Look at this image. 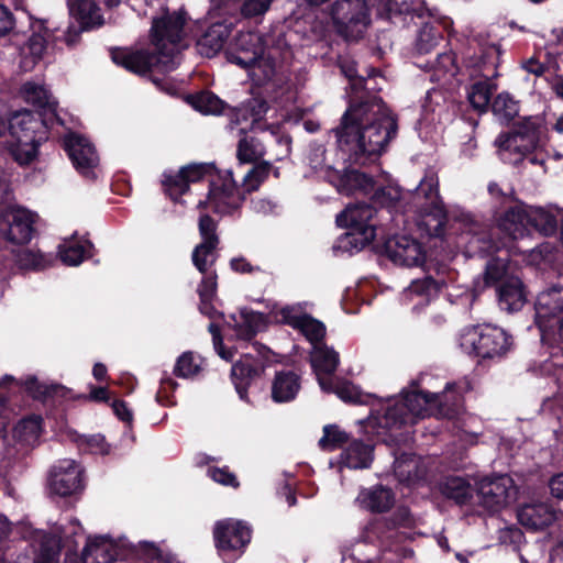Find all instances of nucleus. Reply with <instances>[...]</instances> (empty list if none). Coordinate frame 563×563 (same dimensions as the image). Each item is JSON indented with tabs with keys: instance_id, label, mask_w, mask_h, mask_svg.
Listing matches in <instances>:
<instances>
[{
	"instance_id": "obj_1",
	"label": "nucleus",
	"mask_w": 563,
	"mask_h": 563,
	"mask_svg": "<svg viewBox=\"0 0 563 563\" xmlns=\"http://www.w3.org/2000/svg\"><path fill=\"white\" fill-rule=\"evenodd\" d=\"M331 132L346 159L364 165L386 152L397 135L398 122L380 97L366 92L351 98L340 124Z\"/></svg>"
},
{
	"instance_id": "obj_2",
	"label": "nucleus",
	"mask_w": 563,
	"mask_h": 563,
	"mask_svg": "<svg viewBox=\"0 0 563 563\" xmlns=\"http://www.w3.org/2000/svg\"><path fill=\"white\" fill-rule=\"evenodd\" d=\"M187 12L184 10L166 12L154 19L151 29L155 51L111 47V60L119 67L140 77L148 78L156 87L163 88L164 78L155 74H166L175 69L174 57L177 45L184 38Z\"/></svg>"
},
{
	"instance_id": "obj_3",
	"label": "nucleus",
	"mask_w": 563,
	"mask_h": 563,
	"mask_svg": "<svg viewBox=\"0 0 563 563\" xmlns=\"http://www.w3.org/2000/svg\"><path fill=\"white\" fill-rule=\"evenodd\" d=\"M449 401V395L412 389L404 391L402 401L387 407L379 424L388 430L385 442L400 448L411 440V428L418 418H424L432 413L453 419L461 410V395H453Z\"/></svg>"
},
{
	"instance_id": "obj_4",
	"label": "nucleus",
	"mask_w": 563,
	"mask_h": 563,
	"mask_svg": "<svg viewBox=\"0 0 563 563\" xmlns=\"http://www.w3.org/2000/svg\"><path fill=\"white\" fill-rule=\"evenodd\" d=\"M547 128L540 117H523L514 122L507 131H501L494 141L500 159L512 166H519L526 159L531 165L547 169L545 156L541 148L545 146Z\"/></svg>"
},
{
	"instance_id": "obj_5",
	"label": "nucleus",
	"mask_w": 563,
	"mask_h": 563,
	"mask_svg": "<svg viewBox=\"0 0 563 563\" xmlns=\"http://www.w3.org/2000/svg\"><path fill=\"white\" fill-rule=\"evenodd\" d=\"M53 122L44 113H34L27 109L11 114L9 132L15 140L11 154L19 165H29L37 157L38 147L48 140Z\"/></svg>"
},
{
	"instance_id": "obj_6",
	"label": "nucleus",
	"mask_w": 563,
	"mask_h": 563,
	"mask_svg": "<svg viewBox=\"0 0 563 563\" xmlns=\"http://www.w3.org/2000/svg\"><path fill=\"white\" fill-rule=\"evenodd\" d=\"M536 323L549 345L551 364L563 369V286L541 291L536 300Z\"/></svg>"
},
{
	"instance_id": "obj_7",
	"label": "nucleus",
	"mask_w": 563,
	"mask_h": 563,
	"mask_svg": "<svg viewBox=\"0 0 563 563\" xmlns=\"http://www.w3.org/2000/svg\"><path fill=\"white\" fill-rule=\"evenodd\" d=\"M494 217L498 229L497 233L509 236L514 242L532 232L550 236L558 230L555 216L542 208H532L521 201H516L505 208L504 212H496Z\"/></svg>"
},
{
	"instance_id": "obj_8",
	"label": "nucleus",
	"mask_w": 563,
	"mask_h": 563,
	"mask_svg": "<svg viewBox=\"0 0 563 563\" xmlns=\"http://www.w3.org/2000/svg\"><path fill=\"white\" fill-rule=\"evenodd\" d=\"M495 227L488 232L473 236L470 247L481 257H488L483 273V288H496L510 278V251L514 241L509 236L497 233Z\"/></svg>"
},
{
	"instance_id": "obj_9",
	"label": "nucleus",
	"mask_w": 563,
	"mask_h": 563,
	"mask_svg": "<svg viewBox=\"0 0 563 563\" xmlns=\"http://www.w3.org/2000/svg\"><path fill=\"white\" fill-rule=\"evenodd\" d=\"M413 199L417 201L418 228L430 238H443L452 233L451 218L440 197L438 184L422 180Z\"/></svg>"
},
{
	"instance_id": "obj_10",
	"label": "nucleus",
	"mask_w": 563,
	"mask_h": 563,
	"mask_svg": "<svg viewBox=\"0 0 563 563\" xmlns=\"http://www.w3.org/2000/svg\"><path fill=\"white\" fill-rule=\"evenodd\" d=\"M515 345L514 336L501 327L483 323L466 328L461 335V346L479 360H500Z\"/></svg>"
},
{
	"instance_id": "obj_11",
	"label": "nucleus",
	"mask_w": 563,
	"mask_h": 563,
	"mask_svg": "<svg viewBox=\"0 0 563 563\" xmlns=\"http://www.w3.org/2000/svg\"><path fill=\"white\" fill-rule=\"evenodd\" d=\"M330 16L335 33L346 42L361 40L371 24L365 0H336L331 5Z\"/></svg>"
},
{
	"instance_id": "obj_12",
	"label": "nucleus",
	"mask_w": 563,
	"mask_h": 563,
	"mask_svg": "<svg viewBox=\"0 0 563 563\" xmlns=\"http://www.w3.org/2000/svg\"><path fill=\"white\" fill-rule=\"evenodd\" d=\"M209 190L206 200H200L198 209L205 210L209 206L214 213L222 216L232 214L239 210L245 201L244 194L233 179V173L227 170L221 175L217 169L212 176H209Z\"/></svg>"
},
{
	"instance_id": "obj_13",
	"label": "nucleus",
	"mask_w": 563,
	"mask_h": 563,
	"mask_svg": "<svg viewBox=\"0 0 563 563\" xmlns=\"http://www.w3.org/2000/svg\"><path fill=\"white\" fill-rule=\"evenodd\" d=\"M70 23L63 32V42L75 48L81 42V34L102 27L106 23L102 10L96 0H67Z\"/></svg>"
},
{
	"instance_id": "obj_14",
	"label": "nucleus",
	"mask_w": 563,
	"mask_h": 563,
	"mask_svg": "<svg viewBox=\"0 0 563 563\" xmlns=\"http://www.w3.org/2000/svg\"><path fill=\"white\" fill-rule=\"evenodd\" d=\"M216 548L225 563L235 562L252 539V529L241 520L224 519L213 528Z\"/></svg>"
},
{
	"instance_id": "obj_15",
	"label": "nucleus",
	"mask_w": 563,
	"mask_h": 563,
	"mask_svg": "<svg viewBox=\"0 0 563 563\" xmlns=\"http://www.w3.org/2000/svg\"><path fill=\"white\" fill-rule=\"evenodd\" d=\"M257 355L246 353L234 362L231 367L230 378L241 400L251 402L249 388L262 377L265 372L266 362L269 361L272 351L260 343L255 344Z\"/></svg>"
},
{
	"instance_id": "obj_16",
	"label": "nucleus",
	"mask_w": 563,
	"mask_h": 563,
	"mask_svg": "<svg viewBox=\"0 0 563 563\" xmlns=\"http://www.w3.org/2000/svg\"><path fill=\"white\" fill-rule=\"evenodd\" d=\"M216 172L213 163H190L177 172H164L162 190L174 203H183L181 197L190 190L191 184L199 183Z\"/></svg>"
},
{
	"instance_id": "obj_17",
	"label": "nucleus",
	"mask_w": 563,
	"mask_h": 563,
	"mask_svg": "<svg viewBox=\"0 0 563 563\" xmlns=\"http://www.w3.org/2000/svg\"><path fill=\"white\" fill-rule=\"evenodd\" d=\"M265 46L262 36L255 32H239L225 48L228 62L243 69L264 63L274 68V60L268 56L264 57Z\"/></svg>"
},
{
	"instance_id": "obj_18",
	"label": "nucleus",
	"mask_w": 563,
	"mask_h": 563,
	"mask_svg": "<svg viewBox=\"0 0 563 563\" xmlns=\"http://www.w3.org/2000/svg\"><path fill=\"white\" fill-rule=\"evenodd\" d=\"M376 254L385 256L399 266H418L424 260L422 245L408 235H391L373 243Z\"/></svg>"
},
{
	"instance_id": "obj_19",
	"label": "nucleus",
	"mask_w": 563,
	"mask_h": 563,
	"mask_svg": "<svg viewBox=\"0 0 563 563\" xmlns=\"http://www.w3.org/2000/svg\"><path fill=\"white\" fill-rule=\"evenodd\" d=\"M476 492L482 506L497 512L516 500L518 488L509 475L499 474L482 478Z\"/></svg>"
},
{
	"instance_id": "obj_20",
	"label": "nucleus",
	"mask_w": 563,
	"mask_h": 563,
	"mask_svg": "<svg viewBox=\"0 0 563 563\" xmlns=\"http://www.w3.org/2000/svg\"><path fill=\"white\" fill-rule=\"evenodd\" d=\"M501 47L499 44L478 41L477 47L463 59L464 74L470 79L498 77Z\"/></svg>"
},
{
	"instance_id": "obj_21",
	"label": "nucleus",
	"mask_w": 563,
	"mask_h": 563,
	"mask_svg": "<svg viewBox=\"0 0 563 563\" xmlns=\"http://www.w3.org/2000/svg\"><path fill=\"white\" fill-rule=\"evenodd\" d=\"M35 214L24 208H12L0 213V238L11 244H27L34 233Z\"/></svg>"
},
{
	"instance_id": "obj_22",
	"label": "nucleus",
	"mask_w": 563,
	"mask_h": 563,
	"mask_svg": "<svg viewBox=\"0 0 563 563\" xmlns=\"http://www.w3.org/2000/svg\"><path fill=\"white\" fill-rule=\"evenodd\" d=\"M198 231L201 242L194 247L191 262L199 273H205L208 269V261L210 265H214L219 256L217 253L220 244L218 222L210 214L202 213L198 220Z\"/></svg>"
},
{
	"instance_id": "obj_23",
	"label": "nucleus",
	"mask_w": 563,
	"mask_h": 563,
	"mask_svg": "<svg viewBox=\"0 0 563 563\" xmlns=\"http://www.w3.org/2000/svg\"><path fill=\"white\" fill-rule=\"evenodd\" d=\"M64 150L79 174L88 179H96L95 168L99 164V156L87 137L69 133L64 139Z\"/></svg>"
},
{
	"instance_id": "obj_24",
	"label": "nucleus",
	"mask_w": 563,
	"mask_h": 563,
	"mask_svg": "<svg viewBox=\"0 0 563 563\" xmlns=\"http://www.w3.org/2000/svg\"><path fill=\"white\" fill-rule=\"evenodd\" d=\"M48 487L52 494L67 497L84 489V471L73 460H62L49 472Z\"/></svg>"
},
{
	"instance_id": "obj_25",
	"label": "nucleus",
	"mask_w": 563,
	"mask_h": 563,
	"mask_svg": "<svg viewBox=\"0 0 563 563\" xmlns=\"http://www.w3.org/2000/svg\"><path fill=\"white\" fill-rule=\"evenodd\" d=\"M11 388H23L30 397L40 401H47L54 397L73 398V396H68L71 394L70 388L55 384H43L36 376H30L21 384L13 376L4 375L0 380V389Z\"/></svg>"
},
{
	"instance_id": "obj_26",
	"label": "nucleus",
	"mask_w": 563,
	"mask_h": 563,
	"mask_svg": "<svg viewBox=\"0 0 563 563\" xmlns=\"http://www.w3.org/2000/svg\"><path fill=\"white\" fill-rule=\"evenodd\" d=\"M233 27L234 23L227 20L208 25L196 43L199 54L207 58L214 57L224 47Z\"/></svg>"
},
{
	"instance_id": "obj_27",
	"label": "nucleus",
	"mask_w": 563,
	"mask_h": 563,
	"mask_svg": "<svg viewBox=\"0 0 563 563\" xmlns=\"http://www.w3.org/2000/svg\"><path fill=\"white\" fill-rule=\"evenodd\" d=\"M498 306L507 312H516L527 302L528 290L522 279L516 275L506 278L495 288Z\"/></svg>"
},
{
	"instance_id": "obj_28",
	"label": "nucleus",
	"mask_w": 563,
	"mask_h": 563,
	"mask_svg": "<svg viewBox=\"0 0 563 563\" xmlns=\"http://www.w3.org/2000/svg\"><path fill=\"white\" fill-rule=\"evenodd\" d=\"M428 18V21L422 22L415 40L413 47L419 55L431 53L444 40V33L451 26L449 19L435 20L431 19L430 14Z\"/></svg>"
},
{
	"instance_id": "obj_29",
	"label": "nucleus",
	"mask_w": 563,
	"mask_h": 563,
	"mask_svg": "<svg viewBox=\"0 0 563 563\" xmlns=\"http://www.w3.org/2000/svg\"><path fill=\"white\" fill-rule=\"evenodd\" d=\"M280 314L286 324L300 331L314 347L324 340L325 325L312 316L307 313L292 314L291 309L288 307L283 308Z\"/></svg>"
},
{
	"instance_id": "obj_30",
	"label": "nucleus",
	"mask_w": 563,
	"mask_h": 563,
	"mask_svg": "<svg viewBox=\"0 0 563 563\" xmlns=\"http://www.w3.org/2000/svg\"><path fill=\"white\" fill-rule=\"evenodd\" d=\"M301 389V377L290 369L276 371L271 386V398L275 404L294 401Z\"/></svg>"
},
{
	"instance_id": "obj_31",
	"label": "nucleus",
	"mask_w": 563,
	"mask_h": 563,
	"mask_svg": "<svg viewBox=\"0 0 563 563\" xmlns=\"http://www.w3.org/2000/svg\"><path fill=\"white\" fill-rule=\"evenodd\" d=\"M377 212L376 208L369 202L357 201L347 205L340 213L336 214L335 223L344 229H365L375 228L371 224V220Z\"/></svg>"
},
{
	"instance_id": "obj_32",
	"label": "nucleus",
	"mask_w": 563,
	"mask_h": 563,
	"mask_svg": "<svg viewBox=\"0 0 563 563\" xmlns=\"http://www.w3.org/2000/svg\"><path fill=\"white\" fill-rule=\"evenodd\" d=\"M521 526L532 531H540L551 526L555 519V511L544 503L526 504L517 511Z\"/></svg>"
},
{
	"instance_id": "obj_33",
	"label": "nucleus",
	"mask_w": 563,
	"mask_h": 563,
	"mask_svg": "<svg viewBox=\"0 0 563 563\" xmlns=\"http://www.w3.org/2000/svg\"><path fill=\"white\" fill-rule=\"evenodd\" d=\"M376 230L375 228L365 229H347L334 242L332 250L335 255L347 254L353 255L362 251L365 246L375 243Z\"/></svg>"
},
{
	"instance_id": "obj_34",
	"label": "nucleus",
	"mask_w": 563,
	"mask_h": 563,
	"mask_svg": "<svg viewBox=\"0 0 563 563\" xmlns=\"http://www.w3.org/2000/svg\"><path fill=\"white\" fill-rule=\"evenodd\" d=\"M438 490L441 496L454 505L463 507L473 500L475 489L471 483L461 476H445L438 483Z\"/></svg>"
},
{
	"instance_id": "obj_35",
	"label": "nucleus",
	"mask_w": 563,
	"mask_h": 563,
	"mask_svg": "<svg viewBox=\"0 0 563 563\" xmlns=\"http://www.w3.org/2000/svg\"><path fill=\"white\" fill-rule=\"evenodd\" d=\"M376 181L373 176L353 168H346L336 176V187L339 192L344 195L369 196Z\"/></svg>"
},
{
	"instance_id": "obj_36",
	"label": "nucleus",
	"mask_w": 563,
	"mask_h": 563,
	"mask_svg": "<svg viewBox=\"0 0 563 563\" xmlns=\"http://www.w3.org/2000/svg\"><path fill=\"white\" fill-rule=\"evenodd\" d=\"M32 35L29 37L25 48L34 60H40L47 47L49 41H63V35L55 34L56 29L48 26V21L36 19L31 23Z\"/></svg>"
},
{
	"instance_id": "obj_37",
	"label": "nucleus",
	"mask_w": 563,
	"mask_h": 563,
	"mask_svg": "<svg viewBox=\"0 0 563 563\" xmlns=\"http://www.w3.org/2000/svg\"><path fill=\"white\" fill-rule=\"evenodd\" d=\"M357 500L362 508L369 512L384 514L393 508L395 494L388 487L376 485L372 488L361 490Z\"/></svg>"
},
{
	"instance_id": "obj_38",
	"label": "nucleus",
	"mask_w": 563,
	"mask_h": 563,
	"mask_svg": "<svg viewBox=\"0 0 563 563\" xmlns=\"http://www.w3.org/2000/svg\"><path fill=\"white\" fill-rule=\"evenodd\" d=\"M374 446L363 440H353L340 454V464L351 470L371 467Z\"/></svg>"
},
{
	"instance_id": "obj_39",
	"label": "nucleus",
	"mask_w": 563,
	"mask_h": 563,
	"mask_svg": "<svg viewBox=\"0 0 563 563\" xmlns=\"http://www.w3.org/2000/svg\"><path fill=\"white\" fill-rule=\"evenodd\" d=\"M21 91L26 101L37 108L34 113H44L49 121L57 119V102L49 99V93L43 86L26 81L22 85Z\"/></svg>"
},
{
	"instance_id": "obj_40",
	"label": "nucleus",
	"mask_w": 563,
	"mask_h": 563,
	"mask_svg": "<svg viewBox=\"0 0 563 563\" xmlns=\"http://www.w3.org/2000/svg\"><path fill=\"white\" fill-rule=\"evenodd\" d=\"M95 245L87 239L73 238L58 246L60 261L67 266H78L93 255Z\"/></svg>"
},
{
	"instance_id": "obj_41",
	"label": "nucleus",
	"mask_w": 563,
	"mask_h": 563,
	"mask_svg": "<svg viewBox=\"0 0 563 563\" xmlns=\"http://www.w3.org/2000/svg\"><path fill=\"white\" fill-rule=\"evenodd\" d=\"M467 89V100L471 107L478 113L487 112L492 104V96L497 86L493 79L476 78Z\"/></svg>"
},
{
	"instance_id": "obj_42",
	"label": "nucleus",
	"mask_w": 563,
	"mask_h": 563,
	"mask_svg": "<svg viewBox=\"0 0 563 563\" xmlns=\"http://www.w3.org/2000/svg\"><path fill=\"white\" fill-rule=\"evenodd\" d=\"M114 550L104 537L88 538L81 553L82 563H113Z\"/></svg>"
},
{
	"instance_id": "obj_43",
	"label": "nucleus",
	"mask_w": 563,
	"mask_h": 563,
	"mask_svg": "<svg viewBox=\"0 0 563 563\" xmlns=\"http://www.w3.org/2000/svg\"><path fill=\"white\" fill-rule=\"evenodd\" d=\"M187 101L195 110L202 114H224L225 110H229L231 115L234 112L232 108L210 90L189 95Z\"/></svg>"
},
{
	"instance_id": "obj_44",
	"label": "nucleus",
	"mask_w": 563,
	"mask_h": 563,
	"mask_svg": "<svg viewBox=\"0 0 563 563\" xmlns=\"http://www.w3.org/2000/svg\"><path fill=\"white\" fill-rule=\"evenodd\" d=\"M366 530L382 543H387L389 545L400 543L406 539V533L399 531L387 516L372 519L368 522Z\"/></svg>"
},
{
	"instance_id": "obj_45",
	"label": "nucleus",
	"mask_w": 563,
	"mask_h": 563,
	"mask_svg": "<svg viewBox=\"0 0 563 563\" xmlns=\"http://www.w3.org/2000/svg\"><path fill=\"white\" fill-rule=\"evenodd\" d=\"M386 10L388 19L395 24L399 20V22L406 25L408 24V19L412 21L415 18L423 19L426 14L429 15V10L423 4L413 7L412 3L407 1L399 3L397 0H389Z\"/></svg>"
},
{
	"instance_id": "obj_46",
	"label": "nucleus",
	"mask_w": 563,
	"mask_h": 563,
	"mask_svg": "<svg viewBox=\"0 0 563 563\" xmlns=\"http://www.w3.org/2000/svg\"><path fill=\"white\" fill-rule=\"evenodd\" d=\"M242 321L236 324V335L245 341L253 340L266 325V314L249 309L241 310Z\"/></svg>"
},
{
	"instance_id": "obj_47",
	"label": "nucleus",
	"mask_w": 563,
	"mask_h": 563,
	"mask_svg": "<svg viewBox=\"0 0 563 563\" xmlns=\"http://www.w3.org/2000/svg\"><path fill=\"white\" fill-rule=\"evenodd\" d=\"M494 115L504 124H509L518 117L520 111L519 101L509 92L498 93L490 104Z\"/></svg>"
},
{
	"instance_id": "obj_48",
	"label": "nucleus",
	"mask_w": 563,
	"mask_h": 563,
	"mask_svg": "<svg viewBox=\"0 0 563 563\" xmlns=\"http://www.w3.org/2000/svg\"><path fill=\"white\" fill-rule=\"evenodd\" d=\"M266 154L265 146L256 136L244 135L238 142L236 158L241 164L261 161Z\"/></svg>"
},
{
	"instance_id": "obj_49",
	"label": "nucleus",
	"mask_w": 563,
	"mask_h": 563,
	"mask_svg": "<svg viewBox=\"0 0 563 563\" xmlns=\"http://www.w3.org/2000/svg\"><path fill=\"white\" fill-rule=\"evenodd\" d=\"M339 353L327 345L316 346L311 357V365L314 371L331 375L339 366Z\"/></svg>"
},
{
	"instance_id": "obj_50",
	"label": "nucleus",
	"mask_w": 563,
	"mask_h": 563,
	"mask_svg": "<svg viewBox=\"0 0 563 563\" xmlns=\"http://www.w3.org/2000/svg\"><path fill=\"white\" fill-rule=\"evenodd\" d=\"M252 168L245 174L243 178V188L241 192L251 194L253 191L258 190L261 185L268 178L272 172V163L267 161H258L252 163Z\"/></svg>"
},
{
	"instance_id": "obj_51",
	"label": "nucleus",
	"mask_w": 563,
	"mask_h": 563,
	"mask_svg": "<svg viewBox=\"0 0 563 563\" xmlns=\"http://www.w3.org/2000/svg\"><path fill=\"white\" fill-rule=\"evenodd\" d=\"M42 424L43 419L37 415H31L22 418L13 429L14 437L21 442H34L41 435Z\"/></svg>"
},
{
	"instance_id": "obj_52",
	"label": "nucleus",
	"mask_w": 563,
	"mask_h": 563,
	"mask_svg": "<svg viewBox=\"0 0 563 563\" xmlns=\"http://www.w3.org/2000/svg\"><path fill=\"white\" fill-rule=\"evenodd\" d=\"M201 369V360L194 352L186 351L177 357L173 374L179 378H192Z\"/></svg>"
},
{
	"instance_id": "obj_53",
	"label": "nucleus",
	"mask_w": 563,
	"mask_h": 563,
	"mask_svg": "<svg viewBox=\"0 0 563 563\" xmlns=\"http://www.w3.org/2000/svg\"><path fill=\"white\" fill-rule=\"evenodd\" d=\"M371 195V205H373L376 209L386 208L394 209L396 208L398 201L401 197V191L398 187L394 186H382L378 188H374Z\"/></svg>"
},
{
	"instance_id": "obj_54",
	"label": "nucleus",
	"mask_w": 563,
	"mask_h": 563,
	"mask_svg": "<svg viewBox=\"0 0 563 563\" xmlns=\"http://www.w3.org/2000/svg\"><path fill=\"white\" fill-rule=\"evenodd\" d=\"M349 443V434L340 430L335 424H328L323 428V435L319 440V446L323 451H334Z\"/></svg>"
},
{
	"instance_id": "obj_55",
	"label": "nucleus",
	"mask_w": 563,
	"mask_h": 563,
	"mask_svg": "<svg viewBox=\"0 0 563 563\" xmlns=\"http://www.w3.org/2000/svg\"><path fill=\"white\" fill-rule=\"evenodd\" d=\"M136 553L144 559L146 563H180L175 556L164 554L154 542L141 541L137 544Z\"/></svg>"
},
{
	"instance_id": "obj_56",
	"label": "nucleus",
	"mask_w": 563,
	"mask_h": 563,
	"mask_svg": "<svg viewBox=\"0 0 563 563\" xmlns=\"http://www.w3.org/2000/svg\"><path fill=\"white\" fill-rule=\"evenodd\" d=\"M444 285L445 283L443 279H434L432 276L428 275L423 278L412 280L409 289L412 294L424 296L430 299L432 297H437Z\"/></svg>"
},
{
	"instance_id": "obj_57",
	"label": "nucleus",
	"mask_w": 563,
	"mask_h": 563,
	"mask_svg": "<svg viewBox=\"0 0 563 563\" xmlns=\"http://www.w3.org/2000/svg\"><path fill=\"white\" fill-rule=\"evenodd\" d=\"M434 70L451 77L464 74V68L457 65L456 55L453 52L439 54L434 63Z\"/></svg>"
},
{
	"instance_id": "obj_58",
	"label": "nucleus",
	"mask_w": 563,
	"mask_h": 563,
	"mask_svg": "<svg viewBox=\"0 0 563 563\" xmlns=\"http://www.w3.org/2000/svg\"><path fill=\"white\" fill-rule=\"evenodd\" d=\"M212 266L210 261H208V269L201 273L203 276L197 289L199 298L214 299L217 296L218 274L216 271H210Z\"/></svg>"
},
{
	"instance_id": "obj_59",
	"label": "nucleus",
	"mask_w": 563,
	"mask_h": 563,
	"mask_svg": "<svg viewBox=\"0 0 563 563\" xmlns=\"http://www.w3.org/2000/svg\"><path fill=\"white\" fill-rule=\"evenodd\" d=\"M387 517L399 531L401 529L413 530L417 527V519L407 506H398Z\"/></svg>"
},
{
	"instance_id": "obj_60",
	"label": "nucleus",
	"mask_w": 563,
	"mask_h": 563,
	"mask_svg": "<svg viewBox=\"0 0 563 563\" xmlns=\"http://www.w3.org/2000/svg\"><path fill=\"white\" fill-rule=\"evenodd\" d=\"M179 384L170 376H165L161 379L159 388L156 393V400L162 406L172 407L176 405L174 396L175 390Z\"/></svg>"
},
{
	"instance_id": "obj_61",
	"label": "nucleus",
	"mask_w": 563,
	"mask_h": 563,
	"mask_svg": "<svg viewBox=\"0 0 563 563\" xmlns=\"http://www.w3.org/2000/svg\"><path fill=\"white\" fill-rule=\"evenodd\" d=\"M207 474L212 481L222 486L232 487L234 489L240 487V482L236 475L230 471L229 466H210Z\"/></svg>"
},
{
	"instance_id": "obj_62",
	"label": "nucleus",
	"mask_w": 563,
	"mask_h": 563,
	"mask_svg": "<svg viewBox=\"0 0 563 563\" xmlns=\"http://www.w3.org/2000/svg\"><path fill=\"white\" fill-rule=\"evenodd\" d=\"M274 0H244L240 13L244 19H253L265 14Z\"/></svg>"
},
{
	"instance_id": "obj_63",
	"label": "nucleus",
	"mask_w": 563,
	"mask_h": 563,
	"mask_svg": "<svg viewBox=\"0 0 563 563\" xmlns=\"http://www.w3.org/2000/svg\"><path fill=\"white\" fill-rule=\"evenodd\" d=\"M16 263L21 268L38 271L45 267V257L32 250H23L18 253Z\"/></svg>"
},
{
	"instance_id": "obj_64",
	"label": "nucleus",
	"mask_w": 563,
	"mask_h": 563,
	"mask_svg": "<svg viewBox=\"0 0 563 563\" xmlns=\"http://www.w3.org/2000/svg\"><path fill=\"white\" fill-rule=\"evenodd\" d=\"M60 548L51 540L41 543L40 551L34 559V563H58Z\"/></svg>"
}]
</instances>
